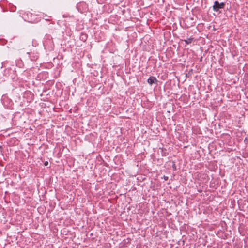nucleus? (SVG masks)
<instances>
[{
	"instance_id": "20e7f679",
	"label": "nucleus",
	"mask_w": 248,
	"mask_h": 248,
	"mask_svg": "<svg viewBox=\"0 0 248 248\" xmlns=\"http://www.w3.org/2000/svg\"><path fill=\"white\" fill-rule=\"evenodd\" d=\"M47 164H48L47 162H45V166H46Z\"/></svg>"
},
{
	"instance_id": "39448f33",
	"label": "nucleus",
	"mask_w": 248,
	"mask_h": 248,
	"mask_svg": "<svg viewBox=\"0 0 248 248\" xmlns=\"http://www.w3.org/2000/svg\"><path fill=\"white\" fill-rule=\"evenodd\" d=\"M1 148V146H0V149Z\"/></svg>"
},
{
	"instance_id": "f03ea898",
	"label": "nucleus",
	"mask_w": 248,
	"mask_h": 248,
	"mask_svg": "<svg viewBox=\"0 0 248 248\" xmlns=\"http://www.w3.org/2000/svg\"><path fill=\"white\" fill-rule=\"evenodd\" d=\"M157 82V80L154 77H150L147 80V82L150 85H152L153 83H155Z\"/></svg>"
},
{
	"instance_id": "7ed1b4c3",
	"label": "nucleus",
	"mask_w": 248,
	"mask_h": 248,
	"mask_svg": "<svg viewBox=\"0 0 248 248\" xmlns=\"http://www.w3.org/2000/svg\"><path fill=\"white\" fill-rule=\"evenodd\" d=\"M192 40H193V38H188L187 39L185 40V42L187 44H189L191 43V42H192Z\"/></svg>"
},
{
	"instance_id": "f257e3e1",
	"label": "nucleus",
	"mask_w": 248,
	"mask_h": 248,
	"mask_svg": "<svg viewBox=\"0 0 248 248\" xmlns=\"http://www.w3.org/2000/svg\"><path fill=\"white\" fill-rule=\"evenodd\" d=\"M224 3H219L217 1H216L214 2V4L213 6V9L214 11L217 12L220 9L224 8Z\"/></svg>"
}]
</instances>
